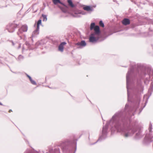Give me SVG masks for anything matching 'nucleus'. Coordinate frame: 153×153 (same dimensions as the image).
I'll return each mask as SVG.
<instances>
[{
    "label": "nucleus",
    "instance_id": "nucleus-28",
    "mask_svg": "<svg viewBox=\"0 0 153 153\" xmlns=\"http://www.w3.org/2000/svg\"><path fill=\"white\" fill-rule=\"evenodd\" d=\"M79 13H80V14H81L82 15H85L86 14L85 12H83V11H82L80 12H79Z\"/></svg>",
    "mask_w": 153,
    "mask_h": 153
},
{
    "label": "nucleus",
    "instance_id": "nucleus-34",
    "mask_svg": "<svg viewBox=\"0 0 153 153\" xmlns=\"http://www.w3.org/2000/svg\"><path fill=\"white\" fill-rule=\"evenodd\" d=\"M35 25H36V24H35L34 26H35Z\"/></svg>",
    "mask_w": 153,
    "mask_h": 153
},
{
    "label": "nucleus",
    "instance_id": "nucleus-10",
    "mask_svg": "<svg viewBox=\"0 0 153 153\" xmlns=\"http://www.w3.org/2000/svg\"><path fill=\"white\" fill-rule=\"evenodd\" d=\"M66 44V42H62L59 46V50L61 52L63 51L64 46Z\"/></svg>",
    "mask_w": 153,
    "mask_h": 153
},
{
    "label": "nucleus",
    "instance_id": "nucleus-7",
    "mask_svg": "<svg viewBox=\"0 0 153 153\" xmlns=\"http://www.w3.org/2000/svg\"><path fill=\"white\" fill-rule=\"evenodd\" d=\"M75 45L78 46V48H81L85 46L86 43L84 40H82L80 42H78L75 44Z\"/></svg>",
    "mask_w": 153,
    "mask_h": 153
},
{
    "label": "nucleus",
    "instance_id": "nucleus-26",
    "mask_svg": "<svg viewBox=\"0 0 153 153\" xmlns=\"http://www.w3.org/2000/svg\"><path fill=\"white\" fill-rule=\"evenodd\" d=\"M76 15L75 16L76 17H81L80 13L79 12L78 14H76Z\"/></svg>",
    "mask_w": 153,
    "mask_h": 153
},
{
    "label": "nucleus",
    "instance_id": "nucleus-30",
    "mask_svg": "<svg viewBox=\"0 0 153 153\" xmlns=\"http://www.w3.org/2000/svg\"><path fill=\"white\" fill-rule=\"evenodd\" d=\"M0 105H3L0 102Z\"/></svg>",
    "mask_w": 153,
    "mask_h": 153
},
{
    "label": "nucleus",
    "instance_id": "nucleus-23",
    "mask_svg": "<svg viewBox=\"0 0 153 153\" xmlns=\"http://www.w3.org/2000/svg\"><path fill=\"white\" fill-rule=\"evenodd\" d=\"M42 16L43 18V21H46L47 19V16L45 15L42 14Z\"/></svg>",
    "mask_w": 153,
    "mask_h": 153
},
{
    "label": "nucleus",
    "instance_id": "nucleus-21",
    "mask_svg": "<svg viewBox=\"0 0 153 153\" xmlns=\"http://www.w3.org/2000/svg\"><path fill=\"white\" fill-rule=\"evenodd\" d=\"M151 74L149 73L147 74H144V75L145 76H147L146 77V79L147 80V81H149V78L150 77Z\"/></svg>",
    "mask_w": 153,
    "mask_h": 153
},
{
    "label": "nucleus",
    "instance_id": "nucleus-29",
    "mask_svg": "<svg viewBox=\"0 0 153 153\" xmlns=\"http://www.w3.org/2000/svg\"><path fill=\"white\" fill-rule=\"evenodd\" d=\"M27 76L28 77V78H29V79H30V80L32 79L31 77L30 76H29V75H28L27 74Z\"/></svg>",
    "mask_w": 153,
    "mask_h": 153
},
{
    "label": "nucleus",
    "instance_id": "nucleus-27",
    "mask_svg": "<svg viewBox=\"0 0 153 153\" xmlns=\"http://www.w3.org/2000/svg\"><path fill=\"white\" fill-rule=\"evenodd\" d=\"M128 105L127 104H126V105L125 108V111H126L127 110V109L128 108Z\"/></svg>",
    "mask_w": 153,
    "mask_h": 153
},
{
    "label": "nucleus",
    "instance_id": "nucleus-6",
    "mask_svg": "<svg viewBox=\"0 0 153 153\" xmlns=\"http://www.w3.org/2000/svg\"><path fill=\"white\" fill-rule=\"evenodd\" d=\"M99 38V36L91 33L89 37V41L91 42L95 43L98 40Z\"/></svg>",
    "mask_w": 153,
    "mask_h": 153
},
{
    "label": "nucleus",
    "instance_id": "nucleus-18",
    "mask_svg": "<svg viewBox=\"0 0 153 153\" xmlns=\"http://www.w3.org/2000/svg\"><path fill=\"white\" fill-rule=\"evenodd\" d=\"M24 59V57L22 55H20L18 57V58L16 59L17 61H21L23 60Z\"/></svg>",
    "mask_w": 153,
    "mask_h": 153
},
{
    "label": "nucleus",
    "instance_id": "nucleus-19",
    "mask_svg": "<svg viewBox=\"0 0 153 153\" xmlns=\"http://www.w3.org/2000/svg\"><path fill=\"white\" fill-rule=\"evenodd\" d=\"M153 91V82H152L151 83L150 88L149 90V92L152 91Z\"/></svg>",
    "mask_w": 153,
    "mask_h": 153
},
{
    "label": "nucleus",
    "instance_id": "nucleus-25",
    "mask_svg": "<svg viewBox=\"0 0 153 153\" xmlns=\"http://www.w3.org/2000/svg\"><path fill=\"white\" fill-rule=\"evenodd\" d=\"M31 83L33 85H36V82L33 80L32 79L30 80Z\"/></svg>",
    "mask_w": 153,
    "mask_h": 153
},
{
    "label": "nucleus",
    "instance_id": "nucleus-20",
    "mask_svg": "<svg viewBox=\"0 0 153 153\" xmlns=\"http://www.w3.org/2000/svg\"><path fill=\"white\" fill-rule=\"evenodd\" d=\"M95 23L94 22L92 23L90 25V29L91 30H93L94 28L95 27Z\"/></svg>",
    "mask_w": 153,
    "mask_h": 153
},
{
    "label": "nucleus",
    "instance_id": "nucleus-1",
    "mask_svg": "<svg viewBox=\"0 0 153 153\" xmlns=\"http://www.w3.org/2000/svg\"><path fill=\"white\" fill-rule=\"evenodd\" d=\"M122 114L123 113L121 111H118L112 117L109 122H107L105 126L103 127L101 136L95 143L100 139H105L106 137L107 130L109 124L111 126H114L117 131L121 133L125 137H129L134 134L136 131V129L126 126L127 123L126 120H120Z\"/></svg>",
    "mask_w": 153,
    "mask_h": 153
},
{
    "label": "nucleus",
    "instance_id": "nucleus-32",
    "mask_svg": "<svg viewBox=\"0 0 153 153\" xmlns=\"http://www.w3.org/2000/svg\"><path fill=\"white\" fill-rule=\"evenodd\" d=\"M146 105V104H145V106H144V107H145V106Z\"/></svg>",
    "mask_w": 153,
    "mask_h": 153
},
{
    "label": "nucleus",
    "instance_id": "nucleus-12",
    "mask_svg": "<svg viewBox=\"0 0 153 153\" xmlns=\"http://www.w3.org/2000/svg\"><path fill=\"white\" fill-rule=\"evenodd\" d=\"M122 22L123 25H126L130 24V21L128 19L125 18L123 20Z\"/></svg>",
    "mask_w": 153,
    "mask_h": 153
},
{
    "label": "nucleus",
    "instance_id": "nucleus-16",
    "mask_svg": "<svg viewBox=\"0 0 153 153\" xmlns=\"http://www.w3.org/2000/svg\"><path fill=\"white\" fill-rule=\"evenodd\" d=\"M67 2L69 5L72 7H74V5L73 4L72 0H67Z\"/></svg>",
    "mask_w": 153,
    "mask_h": 153
},
{
    "label": "nucleus",
    "instance_id": "nucleus-14",
    "mask_svg": "<svg viewBox=\"0 0 153 153\" xmlns=\"http://www.w3.org/2000/svg\"><path fill=\"white\" fill-rule=\"evenodd\" d=\"M149 98L147 95H145L143 97V100L145 102V104H146Z\"/></svg>",
    "mask_w": 153,
    "mask_h": 153
},
{
    "label": "nucleus",
    "instance_id": "nucleus-8",
    "mask_svg": "<svg viewBox=\"0 0 153 153\" xmlns=\"http://www.w3.org/2000/svg\"><path fill=\"white\" fill-rule=\"evenodd\" d=\"M7 29L8 31L10 33L13 32L15 30L14 25L11 24L7 26Z\"/></svg>",
    "mask_w": 153,
    "mask_h": 153
},
{
    "label": "nucleus",
    "instance_id": "nucleus-35",
    "mask_svg": "<svg viewBox=\"0 0 153 153\" xmlns=\"http://www.w3.org/2000/svg\"><path fill=\"white\" fill-rule=\"evenodd\" d=\"M46 153H48V152H47Z\"/></svg>",
    "mask_w": 153,
    "mask_h": 153
},
{
    "label": "nucleus",
    "instance_id": "nucleus-33",
    "mask_svg": "<svg viewBox=\"0 0 153 153\" xmlns=\"http://www.w3.org/2000/svg\"><path fill=\"white\" fill-rule=\"evenodd\" d=\"M146 105V104H145V106H144V107H145V106Z\"/></svg>",
    "mask_w": 153,
    "mask_h": 153
},
{
    "label": "nucleus",
    "instance_id": "nucleus-2",
    "mask_svg": "<svg viewBox=\"0 0 153 153\" xmlns=\"http://www.w3.org/2000/svg\"><path fill=\"white\" fill-rule=\"evenodd\" d=\"M149 133L146 134L143 142V144L145 145H148L153 141V140H152L153 138V135L152 134V124H150L149 125Z\"/></svg>",
    "mask_w": 153,
    "mask_h": 153
},
{
    "label": "nucleus",
    "instance_id": "nucleus-5",
    "mask_svg": "<svg viewBox=\"0 0 153 153\" xmlns=\"http://www.w3.org/2000/svg\"><path fill=\"white\" fill-rule=\"evenodd\" d=\"M28 27L27 25H23L19 29L17 32V34L19 36L21 39H22V36L24 32H26L27 30Z\"/></svg>",
    "mask_w": 153,
    "mask_h": 153
},
{
    "label": "nucleus",
    "instance_id": "nucleus-15",
    "mask_svg": "<svg viewBox=\"0 0 153 153\" xmlns=\"http://www.w3.org/2000/svg\"><path fill=\"white\" fill-rule=\"evenodd\" d=\"M10 42L12 43V45L13 46H14L16 45H18V49L19 48L21 47V45L20 44H19V43H18V42H14L12 41H10Z\"/></svg>",
    "mask_w": 153,
    "mask_h": 153
},
{
    "label": "nucleus",
    "instance_id": "nucleus-24",
    "mask_svg": "<svg viewBox=\"0 0 153 153\" xmlns=\"http://www.w3.org/2000/svg\"><path fill=\"white\" fill-rule=\"evenodd\" d=\"M99 25L100 26L102 27H104V24L102 20H101L100 21Z\"/></svg>",
    "mask_w": 153,
    "mask_h": 153
},
{
    "label": "nucleus",
    "instance_id": "nucleus-22",
    "mask_svg": "<svg viewBox=\"0 0 153 153\" xmlns=\"http://www.w3.org/2000/svg\"><path fill=\"white\" fill-rule=\"evenodd\" d=\"M53 3L55 4H56L58 3H60L61 1L60 0H52Z\"/></svg>",
    "mask_w": 153,
    "mask_h": 153
},
{
    "label": "nucleus",
    "instance_id": "nucleus-11",
    "mask_svg": "<svg viewBox=\"0 0 153 153\" xmlns=\"http://www.w3.org/2000/svg\"><path fill=\"white\" fill-rule=\"evenodd\" d=\"M83 8L84 10L89 11L90 13H91L94 10L93 8L90 6H86L85 7H84Z\"/></svg>",
    "mask_w": 153,
    "mask_h": 153
},
{
    "label": "nucleus",
    "instance_id": "nucleus-4",
    "mask_svg": "<svg viewBox=\"0 0 153 153\" xmlns=\"http://www.w3.org/2000/svg\"><path fill=\"white\" fill-rule=\"evenodd\" d=\"M41 20H38L37 22V26L36 29L33 31L32 33V37L34 38L37 36L39 33V25L41 24Z\"/></svg>",
    "mask_w": 153,
    "mask_h": 153
},
{
    "label": "nucleus",
    "instance_id": "nucleus-13",
    "mask_svg": "<svg viewBox=\"0 0 153 153\" xmlns=\"http://www.w3.org/2000/svg\"><path fill=\"white\" fill-rule=\"evenodd\" d=\"M143 136L140 131H139L138 133H137L135 136V138L138 139L142 137Z\"/></svg>",
    "mask_w": 153,
    "mask_h": 153
},
{
    "label": "nucleus",
    "instance_id": "nucleus-9",
    "mask_svg": "<svg viewBox=\"0 0 153 153\" xmlns=\"http://www.w3.org/2000/svg\"><path fill=\"white\" fill-rule=\"evenodd\" d=\"M94 30L95 32L94 33H92L94 34L97 35L99 36L100 33L99 26L97 25L94 28Z\"/></svg>",
    "mask_w": 153,
    "mask_h": 153
},
{
    "label": "nucleus",
    "instance_id": "nucleus-31",
    "mask_svg": "<svg viewBox=\"0 0 153 153\" xmlns=\"http://www.w3.org/2000/svg\"><path fill=\"white\" fill-rule=\"evenodd\" d=\"M12 111L11 110H10L9 111V112H10L11 111Z\"/></svg>",
    "mask_w": 153,
    "mask_h": 153
},
{
    "label": "nucleus",
    "instance_id": "nucleus-3",
    "mask_svg": "<svg viewBox=\"0 0 153 153\" xmlns=\"http://www.w3.org/2000/svg\"><path fill=\"white\" fill-rule=\"evenodd\" d=\"M133 70L132 69H129L126 74V88L127 91V95H128V101H130L129 98V91L128 88V84L130 81V76L131 74V73L132 72Z\"/></svg>",
    "mask_w": 153,
    "mask_h": 153
},
{
    "label": "nucleus",
    "instance_id": "nucleus-17",
    "mask_svg": "<svg viewBox=\"0 0 153 153\" xmlns=\"http://www.w3.org/2000/svg\"><path fill=\"white\" fill-rule=\"evenodd\" d=\"M140 88L141 89V90H142V91H143V85H142L140 84H139L138 86V94H140Z\"/></svg>",
    "mask_w": 153,
    "mask_h": 153
}]
</instances>
